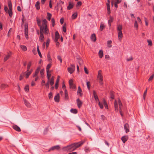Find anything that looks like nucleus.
<instances>
[{
  "mask_svg": "<svg viewBox=\"0 0 154 154\" xmlns=\"http://www.w3.org/2000/svg\"><path fill=\"white\" fill-rule=\"evenodd\" d=\"M37 22L38 25L40 27V31L43 30V27L41 25V20L38 19L37 17H36Z\"/></svg>",
  "mask_w": 154,
  "mask_h": 154,
  "instance_id": "obj_7",
  "label": "nucleus"
},
{
  "mask_svg": "<svg viewBox=\"0 0 154 154\" xmlns=\"http://www.w3.org/2000/svg\"><path fill=\"white\" fill-rule=\"evenodd\" d=\"M82 91L80 88V87L79 86L78 88V90L77 91V93L78 94H79L80 95V96H82Z\"/></svg>",
  "mask_w": 154,
  "mask_h": 154,
  "instance_id": "obj_22",
  "label": "nucleus"
},
{
  "mask_svg": "<svg viewBox=\"0 0 154 154\" xmlns=\"http://www.w3.org/2000/svg\"><path fill=\"white\" fill-rule=\"evenodd\" d=\"M7 85L5 84H2L1 86V88L2 89H4L7 87Z\"/></svg>",
  "mask_w": 154,
  "mask_h": 154,
  "instance_id": "obj_49",
  "label": "nucleus"
},
{
  "mask_svg": "<svg viewBox=\"0 0 154 154\" xmlns=\"http://www.w3.org/2000/svg\"><path fill=\"white\" fill-rule=\"evenodd\" d=\"M98 105L101 109H102L103 108V106L102 103H100L99 101Z\"/></svg>",
  "mask_w": 154,
  "mask_h": 154,
  "instance_id": "obj_59",
  "label": "nucleus"
},
{
  "mask_svg": "<svg viewBox=\"0 0 154 154\" xmlns=\"http://www.w3.org/2000/svg\"><path fill=\"white\" fill-rule=\"evenodd\" d=\"M65 99L66 100H68L69 99V97L68 95V92L67 90L66 89H65Z\"/></svg>",
  "mask_w": 154,
  "mask_h": 154,
  "instance_id": "obj_20",
  "label": "nucleus"
},
{
  "mask_svg": "<svg viewBox=\"0 0 154 154\" xmlns=\"http://www.w3.org/2000/svg\"><path fill=\"white\" fill-rule=\"evenodd\" d=\"M112 43V41L111 40H109L107 41V44L108 47L109 48H111L112 47V45H111Z\"/></svg>",
  "mask_w": 154,
  "mask_h": 154,
  "instance_id": "obj_35",
  "label": "nucleus"
},
{
  "mask_svg": "<svg viewBox=\"0 0 154 154\" xmlns=\"http://www.w3.org/2000/svg\"><path fill=\"white\" fill-rule=\"evenodd\" d=\"M20 47L21 49L24 51H26L27 50V48L26 46L24 45H21Z\"/></svg>",
  "mask_w": 154,
  "mask_h": 154,
  "instance_id": "obj_42",
  "label": "nucleus"
},
{
  "mask_svg": "<svg viewBox=\"0 0 154 154\" xmlns=\"http://www.w3.org/2000/svg\"><path fill=\"white\" fill-rule=\"evenodd\" d=\"M76 101L77 106L78 108H80L82 104V102L79 98L77 99Z\"/></svg>",
  "mask_w": 154,
  "mask_h": 154,
  "instance_id": "obj_9",
  "label": "nucleus"
},
{
  "mask_svg": "<svg viewBox=\"0 0 154 154\" xmlns=\"http://www.w3.org/2000/svg\"><path fill=\"white\" fill-rule=\"evenodd\" d=\"M48 96L49 99L52 98L53 96L52 93L51 92H50L48 94Z\"/></svg>",
  "mask_w": 154,
  "mask_h": 154,
  "instance_id": "obj_61",
  "label": "nucleus"
},
{
  "mask_svg": "<svg viewBox=\"0 0 154 154\" xmlns=\"http://www.w3.org/2000/svg\"><path fill=\"white\" fill-rule=\"evenodd\" d=\"M73 8V5L71 2H69V5L67 6V9L68 10H69L72 9Z\"/></svg>",
  "mask_w": 154,
  "mask_h": 154,
  "instance_id": "obj_23",
  "label": "nucleus"
},
{
  "mask_svg": "<svg viewBox=\"0 0 154 154\" xmlns=\"http://www.w3.org/2000/svg\"><path fill=\"white\" fill-rule=\"evenodd\" d=\"M25 75V73H23L20 74V77H19V80L20 81H21L23 78V76Z\"/></svg>",
  "mask_w": 154,
  "mask_h": 154,
  "instance_id": "obj_41",
  "label": "nucleus"
},
{
  "mask_svg": "<svg viewBox=\"0 0 154 154\" xmlns=\"http://www.w3.org/2000/svg\"><path fill=\"white\" fill-rule=\"evenodd\" d=\"M128 139V137L125 136L122 137L121 138V140L124 143H125L127 141Z\"/></svg>",
  "mask_w": 154,
  "mask_h": 154,
  "instance_id": "obj_18",
  "label": "nucleus"
},
{
  "mask_svg": "<svg viewBox=\"0 0 154 154\" xmlns=\"http://www.w3.org/2000/svg\"><path fill=\"white\" fill-rule=\"evenodd\" d=\"M47 19L48 20H51V18L52 16L51 14L48 12L47 13Z\"/></svg>",
  "mask_w": 154,
  "mask_h": 154,
  "instance_id": "obj_29",
  "label": "nucleus"
},
{
  "mask_svg": "<svg viewBox=\"0 0 154 154\" xmlns=\"http://www.w3.org/2000/svg\"><path fill=\"white\" fill-rule=\"evenodd\" d=\"M44 69H42L40 71V73L42 77L44 76Z\"/></svg>",
  "mask_w": 154,
  "mask_h": 154,
  "instance_id": "obj_50",
  "label": "nucleus"
},
{
  "mask_svg": "<svg viewBox=\"0 0 154 154\" xmlns=\"http://www.w3.org/2000/svg\"><path fill=\"white\" fill-rule=\"evenodd\" d=\"M123 37L122 31L118 32V38L119 40H121Z\"/></svg>",
  "mask_w": 154,
  "mask_h": 154,
  "instance_id": "obj_21",
  "label": "nucleus"
},
{
  "mask_svg": "<svg viewBox=\"0 0 154 154\" xmlns=\"http://www.w3.org/2000/svg\"><path fill=\"white\" fill-rule=\"evenodd\" d=\"M63 30L64 32H66V27L65 24H64L63 27Z\"/></svg>",
  "mask_w": 154,
  "mask_h": 154,
  "instance_id": "obj_56",
  "label": "nucleus"
},
{
  "mask_svg": "<svg viewBox=\"0 0 154 154\" xmlns=\"http://www.w3.org/2000/svg\"><path fill=\"white\" fill-rule=\"evenodd\" d=\"M134 27L136 28L137 29H138V25L137 23V22L136 20H135L134 22Z\"/></svg>",
  "mask_w": 154,
  "mask_h": 154,
  "instance_id": "obj_48",
  "label": "nucleus"
},
{
  "mask_svg": "<svg viewBox=\"0 0 154 154\" xmlns=\"http://www.w3.org/2000/svg\"><path fill=\"white\" fill-rule=\"evenodd\" d=\"M50 42V40L49 38L48 39L46 42V47L48 48Z\"/></svg>",
  "mask_w": 154,
  "mask_h": 154,
  "instance_id": "obj_52",
  "label": "nucleus"
},
{
  "mask_svg": "<svg viewBox=\"0 0 154 154\" xmlns=\"http://www.w3.org/2000/svg\"><path fill=\"white\" fill-rule=\"evenodd\" d=\"M71 67H69L68 68V71L70 73L72 74L75 70V67L74 65L71 64Z\"/></svg>",
  "mask_w": 154,
  "mask_h": 154,
  "instance_id": "obj_3",
  "label": "nucleus"
},
{
  "mask_svg": "<svg viewBox=\"0 0 154 154\" xmlns=\"http://www.w3.org/2000/svg\"><path fill=\"white\" fill-rule=\"evenodd\" d=\"M124 128L126 133H127L129 131V127L128 124L127 123L125 124Z\"/></svg>",
  "mask_w": 154,
  "mask_h": 154,
  "instance_id": "obj_8",
  "label": "nucleus"
},
{
  "mask_svg": "<svg viewBox=\"0 0 154 154\" xmlns=\"http://www.w3.org/2000/svg\"><path fill=\"white\" fill-rule=\"evenodd\" d=\"M12 128L14 130L18 132H20L21 131V130L20 128L16 125H13Z\"/></svg>",
  "mask_w": 154,
  "mask_h": 154,
  "instance_id": "obj_10",
  "label": "nucleus"
},
{
  "mask_svg": "<svg viewBox=\"0 0 154 154\" xmlns=\"http://www.w3.org/2000/svg\"><path fill=\"white\" fill-rule=\"evenodd\" d=\"M84 142V141H82L78 142L63 147V149L64 151L69 152H72L80 147L83 144Z\"/></svg>",
  "mask_w": 154,
  "mask_h": 154,
  "instance_id": "obj_1",
  "label": "nucleus"
},
{
  "mask_svg": "<svg viewBox=\"0 0 154 154\" xmlns=\"http://www.w3.org/2000/svg\"><path fill=\"white\" fill-rule=\"evenodd\" d=\"M59 81V78L57 79L56 82L55 84V88L56 89H57L58 88Z\"/></svg>",
  "mask_w": 154,
  "mask_h": 154,
  "instance_id": "obj_28",
  "label": "nucleus"
},
{
  "mask_svg": "<svg viewBox=\"0 0 154 154\" xmlns=\"http://www.w3.org/2000/svg\"><path fill=\"white\" fill-rule=\"evenodd\" d=\"M118 102L119 105V110H121V109H122V102H121L120 100V99H119Z\"/></svg>",
  "mask_w": 154,
  "mask_h": 154,
  "instance_id": "obj_31",
  "label": "nucleus"
},
{
  "mask_svg": "<svg viewBox=\"0 0 154 154\" xmlns=\"http://www.w3.org/2000/svg\"><path fill=\"white\" fill-rule=\"evenodd\" d=\"M37 51L38 54L39 55L40 57L41 58H42V56L41 53L39 50L38 46L37 47Z\"/></svg>",
  "mask_w": 154,
  "mask_h": 154,
  "instance_id": "obj_36",
  "label": "nucleus"
},
{
  "mask_svg": "<svg viewBox=\"0 0 154 154\" xmlns=\"http://www.w3.org/2000/svg\"><path fill=\"white\" fill-rule=\"evenodd\" d=\"M24 89L25 91L28 92L29 91V85H26L24 88Z\"/></svg>",
  "mask_w": 154,
  "mask_h": 154,
  "instance_id": "obj_39",
  "label": "nucleus"
},
{
  "mask_svg": "<svg viewBox=\"0 0 154 154\" xmlns=\"http://www.w3.org/2000/svg\"><path fill=\"white\" fill-rule=\"evenodd\" d=\"M25 35L26 37V39H28L29 38L28 37V32H25Z\"/></svg>",
  "mask_w": 154,
  "mask_h": 154,
  "instance_id": "obj_64",
  "label": "nucleus"
},
{
  "mask_svg": "<svg viewBox=\"0 0 154 154\" xmlns=\"http://www.w3.org/2000/svg\"><path fill=\"white\" fill-rule=\"evenodd\" d=\"M54 84V77L52 76L50 80H48L47 83L45 84L47 89H48L49 87V84L51 86H53Z\"/></svg>",
  "mask_w": 154,
  "mask_h": 154,
  "instance_id": "obj_2",
  "label": "nucleus"
},
{
  "mask_svg": "<svg viewBox=\"0 0 154 154\" xmlns=\"http://www.w3.org/2000/svg\"><path fill=\"white\" fill-rule=\"evenodd\" d=\"M60 95L59 94H57V95L54 97V100L55 102H59L60 101Z\"/></svg>",
  "mask_w": 154,
  "mask_h": 154,
  "instance_id": "obj_13",
  "label": "nucleus"
},
{
  "mask_svg": "<svg viewBox=\"0 0 154 154\" xmlns=\"http://www.w3.org/2000/svg\"><path fill=\"white\" fill-rule=\"evenodd\" d=\"M8 6L9 8V9H12V4L11 2V1H9L8 2Z\"/></svg>",
  "mask_w": 154,
  "mask_h": 154,
  "instance_id": "obj_47",
  "label": "nucleus"
},
{
  "mask_svg": "<svg viewBox=\"0 0 154 154\" xmlns=\"http://www.w3.org/2000/svg\"><path fill=\"white\" fill-rule=\"evenodd\" d=\"M122 29V25H118L117 26V29L118 32H121Z\"/></svg>",
  "mask_w": 154,
  "mask_h": 154,
  "instance_id": "obj_33",
  "label": "nucleus"
},
{
  "mask_svg": "<svg viewBox=\"0 0 154 154\" xmlns=\"http://www.w3.org/2000/svg\"><path fill=\"white\" fill-rule=\"evenodd\" d=\"M32 70H31L30 71H27V70L25 72H23V73H25V75H26V78H28L29 75L31 74L32 72Z\"/></svg>",
  "mask_w": 154,
  "mask_h": 154,
  "instance_id": "obj_11",
  "label": "nucleus"
},
{
  "mask_svg": "<svg viewBox=\"0 0 154 154\" xmlns=\"http://www.w3.org/2000/svg\"><path fill=\"white\" fill-rule=\"evenodd\" d=\"M31 65V61H30L28 63L27 65V71H29V69L30 68Z\"/></svg>",
  "mask_w": 154,
  "mask_h": 154,
  "instance_id": "obj_38",
  "label": "nucleus"
},
{
  "mask_svg": "<svg viewBox=\"0 0 154 154\" xmlns=\"http://www.w3.org/2000/svg\"><path fill=\"white\" fill-rule=\"evenodd\" d=\"M147 42L148 43V45L149 46H152V42L150 40H147Z\"/></svg>",
  "mask_w": 154,
  "mask_h": 154,
  "instance_id": "obj_62",
  "label": "nucleus"
},
{
  "mask_svg": "<svg viewBox=\"0 0 154 154\" xmlns=\"http://www.w3.org/2000/svg\"><path fill=\"white\" fill-rule=\"evenodd\" d=\"M47 21L45 19H44L42 21V27H47Z\"/></svg>",
  "mask_w": 154,
  "mask_h": 154,
  "instance_id": "obj_16",
  "label": "nucleus"
},
{
  "mask_svg": "<svg viewBox=\"0 0 154 154\" xmlns=\"http://www.w3.org/2000/svg\"><path fill=\"white\" fill-rule=\"evenodd\" d=\"M86 84L88 89L89 90L90 88V83L89 82H86Z\"/></svg>",
  "mask_w": 154,
  "mask_h": 154,
  "instance_id": "obj_51",
  "label": "nucleus"
},
{
  "mask_svg": "<svg viewBox=\"0 0 154 154\" xmlns=\"http://www.w3.org/2000/svg\"><path fill=\"white\" fill-rule=\"evenodd\" d=\"M55 38H53V40L54 42H57L60 37L58 31H57L55 32Z\"/></svg>",
  "mask_w": 154,
  "mask_h": 154,
  "instance_id": "obj_6",
  "label": "nucleus"
},
{
  "mask_svg": "<svg viewBox=\"0 0 154 154\" xmlns=\"http://www.w3.org/2000/svg\"><path fill=\"white\" fill-rule=\"evenodd\" d=\"M60 148V147L59 145H56L54 146H53L50 148L48 149V151L50 152L51 150H59Z\"/></svg>",
  "mask_w": 154,
  "mask_h": 154,
  "instance_id": "obj_4",
  "label": "nucleus"
},
{
  "mask_svg": "<svg viewBox=\"0 0 154 154\" xmlns=\"http://www.w3.org/2000/svg\"><path fill=\"white\" fill-rule=\"evenodd\" d=\"M70 88H72V89H74L76 88L75 86L73 84L72 85H69Z\"/></svg>",
  "mask_w": 154,
  "mask_h": 154,
  "instance_id": "obj_54",
  "label": "nucleus"
},
{
  "mask_svg": "<svg viewBox=\"0 0 154 154\" xmlns=\"http://www.w3.org/2000/svg\"><path fill=\"white\" fill-rule=\"evenodd\" d=\"M47 58L49 62H51L52 59L51 57V56L49 53H48L47 55Z\"/></svg>",
  "mask_w": 154,
  "mask_h": 154,
  "instance_id": "obj_46",
  "label": "nucleus"
},
{
  "mask_svg": "<svg viewBox=\"0 0 154 154\" xmlns=\"http://www.w3.org/2000/svg\"><path fill=\"white\" fill-rule=\"evenodd\" d=\"M84 70L86 74H88L89 73L88 70L87 69L85 66V67L84 68Z\"/></svg>",
  "mask_w": 154,
  "mask_h": 154,
  "instance_id": "obj_57",
  "label": "nucleus"
},
{
  "mask_svg": "<svg viewBox=\"0 0 154 154\" xmlns=\"http://www.w3.org/2000/svg\"><path fill=\"white\" fill-rule=\"evenodd\" d=\"M105 28V26L104 25V24L101 23L100 25V30L101 31H103V29Z\"/></svg>",
  "mask_w": 154,
  "mask_h": 154,
  "instance_id": "obj_40",
  "label": "nucleus"
},
{
  "mask_svg": "<svg viewBox=\"0 0 154 154\" xmlns=\"http://www.w3.org/2000/svg\"><path fill=\"white\" fill-rule=\"evenodd\" d=\"M109 19L108 20V22L109 26L111 27V23H112L113 20V17L112 16H110L109 17Z\"/></svg>",
  "mask_w": 154,
  "mask_h": 154,
  "instance_id": "obj_14",
  "label": "nucleus"
},
{
  "mask_svg": "<svg viewBox=\"0 0 154 154\" xmlns=\"http://www.w3.org/2000/svg\"><path fill=\"white\" fill-rule=\"evenodd\" d=\"M10 54H8V55L6 56L4 58V61H6L10 57Z\"/></svg>",
  "mask_w": 154,
  "mask_h": 154,
  "instance_id": "obj_44",
  "label": "nucleus"
},
{
  "mask_svg": "<svg viewBox=\"0 0 154 154\" xmlns=\"http://www.w3.org/2000/svg\"><path fill=\"white\" fill-rule=\"evenodd\" d=\"M91 40L94 42H95L96 40L95 35L94 33L92 34L91 37Z\"/></svg>",
  "mask_w": 154,
  "mask_h": 154,
  "instance_id": "obj_15",
  "label": "nucleus"
},
{
  "mask_svg": "<svg viewBox=\"0 0 154 154\" xmlns=\"http://www.w3.org/2000/svg\"><path fill=\"white\" fill-rule=\"evenodd\" d=\"M99 57L101 58L103 56V52L102 50H100L98 53Z\"/></svg>",
  "mask_w": 154,
  "mask_h": 154,
  "instance_id": "obj_25",
  "label": "nucleus"
},
{
  "mask_svg": "<svg viewBox=\"0 0 154 154\" xmlns=\"http://www.w3.org/2000/svg\"><path fill=\"white\" fill-rule=\"evenodd\" d=\"M8 14H9V16L10 17H11L12 16V14H13L12 11V9H9L8 11Z\"/></svg>",
  "mask_w": 154,
  "mask_h": 154,
  "instance_id": "obj_43",
  "label": "nucleus"
},
{
  "mask_svg": "<svg viewBox=\"0 0 154 154\" xmlns=\"http://www.w3.org/2000/svg\"><path fill=\"white\" fill-rule=\"evenodd\" d=\"M25 29H24V32H28V26L27 23H26L24 25Z\"/></svg>",
  "mask_w": 154,
  "mask_h": 154,
  "instance_id": "obj_30",
  "label": "nucleus"
},
{
  "mask_svg": "<svg viewBox=\"0 0 154 154\" xmlns=\"http://www.w3.org/2000/svg\"><path fill=\"white\" fill-rule=\"evenodd\" d=\"M101 71L99 70L98 73L97 78L99 80L103 79V76L101 74Z\"/></svg>",
  "mask_w": 154,
  "mask_h": 154,
  "instance_id": "obj_12",
  "label": "nucleus"
},
{
  "mask_svg": "<svg viewBox=\"0 0 154 154\" xmlns=\"http://www.w3.org/2000/svg\"><path fill=\"white\" fill-rule=\"evenodd\" d=\"M154 76V74H153L149 79L148 81H150L152 80L153 77Z\"/></svg>",
  "mask_w": 154,
  "mask_h": 154,
  "instance_id": "obj_63",
  "label": "nucleus"
},
{
  "mask_svg": "<svg viewBox=\"0 0 154 154\" xmlns=\"http://www.w3.org/2000/svg\"><path fill=\"white\" fill-rule=\"evenodd\" d=\"M147 88H146L145 91L144 92L143 95V98L144 99H145V97L146 96V94L147 93Z\"/></svg>",
  "mask_w": 154,
  "mask_h": 154,
  "instance_id": "obj_58",
  "label": "nucleus"
},
{
  "mask_svg": "<svg viewBox=\"0 0 154 154\" xmlns=\"http://www.w3.org/2000/svg\"><path fill=\"white\" fill-rule=\"evenodd\" d=\"M23 101L26 106L28 107H30L31 105L30 103L26 99H24Z\"/></svg>",
  "mask_w": 154,
  "mask_h": 154,
  "instance_id": "obj_17",
  "label": "nucleus"
},
{
  "mask_svg": "<svg viewBox=\"0 0 154 154\" xmlns=\"http://www.w3.org/2000/svg\"><path fill=\"white\" fill-rule=\"evenodd\" d=\"M110 98L113 100L114 99V96L113 94V92L112 91H111L110 93Z\"/></svg>",
  "mask_w": 154,
  "mask_h": 154,
  "instance_id": "obj_45",
  "label": "nucleus"
},
{
  "mask_svg": "<svg viewBox=\"0 0 154 154\" xmlns=\"http://www.w3.org/2000/svg\"><path fill=\"white\" fill-rule=\"evenodd\" d=\"M70 112L76 114L77 113L78 111L76 109H72L70 110Z\"/></svg>",
  "mask_w": 154,
  "mask_h": 154,
  "instance_id": "obj_37",
  "label": "nucleus"
},
{
  "mask_svg": "<svg viewBox=\"0 0 154 154\" xmlns=\"http://www.w3.org/2000/svg\"><path fill=\"white\" fill-rule=\"evenodd\" d=\"M51 66V64L49 63L48 64L47 66L46 69L47 71V73H48L49 72H51V71H49V69Z\"/></svg>",
  "mask_w": 154,
  "mask_h": 154,
  "instance_id": "obj_19",
  "label": "nucleus"
},
{
  "mask_svg": "<svg viewBox=\"0 0 154 154\" xmlns=\"http://www.w3.org/2000/svg\"><path fill=\"white\" fill-rule=\"evenodd\" d=\"M39 73V72H38L37 71L35 70V73L34 74H33V77H35L37 76V75Z\"/></svg>",
  "mask_w": 154,
  "mask_h": 154,
  "instance_id": "obj_60",
  "label": "nucleus"
},
{
  "mask_svg": "<svg viewBox=\"0 0 154 154\" xmlns=\"http://www.w3.org/2000/svg\"><path fill=\"white\" fill-rule=\"evenodd\" d=\"M40 3L39 2H37L35 5V8L37 10H38L40 9V6H39Z\"/></svg>",
  "mask_w": 154,
  "mask_h": 154,
  "instance_id": "obj_26",
  "label": "nucleus"
},
{
  "mask_svg": "<svg viewBox=\"0 0 154 154\" xmlns=\"http://www.w3.org/2000/svg\"><path fill=\"white\" fill-rule=\"evenodd\" d=\"M51 21L52 23V25L53 27L55 25V20L54 18H52L51 20Z\"/></svg>",
  "mask_w": 154,
  "mask_h": 154,
  "instance_id": "obj_55",
  "label": "nucleus"
},
{
  "mask_svg": "<svg viewBox=\"0 0 154 154\" xmlns=\"http://www.w3.org/2000/svg\"><path fill=\"white\" fill-rule=\"evenodd\" d=\"M114 106L116 111H118V103L116 100H115L114 102Z\"/></svg>",
  "mask_w": 154,
  "mask_h": 154,
  "instance_id": "obj_24",
  "label": "nucleus"
},
{
  "mask_svg": "<svg viewBox=\"0 0 154 154\" xmlns=\"http://www.w3.org/2000/svg\"><path fill=\"white\" fill-rule=\"evenodd\" d=\"M103 102L105 106V107L106 108V109H108V105L105 100V99H103Z\"/></svg>",
  "mask_w": 154,
  "mask_h": 154,
  "instance_id": "obj_34",
  "label": "nucleus"
},
{
  "mask_svg": "<svg viewBox=\"0 0 154 154\" xmlns=\"http://www.w3.org/2000/svg\"><path fill=\"white\" fill-rule=\"evenodd\" d=\"M44 29L45 30V34H48L49 33L48 29L47 27H43V30Z\"/></svg>",
  "mask_w": 154,
  "mask_h": 154,
  "instance_id": "obj_27",
  "label": "nucleus"
},
{
  "mask_svg": "<svg viewBox=\"0 0 154 154\" xmlns=\"http://www.w3.org/2000/svg\"><path fill=\"white\" fill-rule=\"evenodd\" d=\"M51 75V74H49L48 73H47V78L48 79V80H50V77Z\"/></svg>",
  "mask_w": 154,
  "mask_h": 154,
  "instance_id": "obj_53",
  "label": "nucleus"
},
{
  "mask_svg": "<svg viewBox=\"0 0 154 154\" xmlns=\"http://www.w3.org/2000/svg\"><path fill=\"white\" fill-rule=\"evenodd\" d=\"M77 15L78 14L77 12L74 13L72 15V18L73 19H75L77 17Z\"/></svg>",
  "mask_w": 154,
  "mask_h": 154,
  "instance_id": "obj_32",
  "label": "nucleus"
},
{
  "mask_svg": "<svg viewBox=\"0 0 154 154\" xmlns=\"http://www.w3.org/2000/svg\"><path fill=\"white\" fill-rule=\"evenodd\" d=\"M43 31L42 30L40 31V35L39 38V40L40 42H42L44 40L45 38L43 34Z\"/></svg>",
  "mask_w": 154,
  "mask_h": 154,
  "instance_id": "obj_5",
  "label": "nucleus"
}]
</instances>
